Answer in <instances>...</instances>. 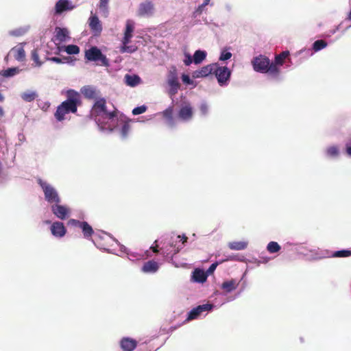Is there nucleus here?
Segmentation results:
<instances>
[{"label": "nucleus", "mask_w": 351, "mask_h": 351, "mask_svg": "<svg viewBox=\"0 0 351 351\" xmlns=\"http://www.w3.org/2000/svg\"><path fill=\"white\" fill-rule=\"evenodd\" d=\"M349 256H351L350 250H341L332 252L326 251L321 257L346 258Z\"/></svg>", "instance_id": "a878e982"}, {"label": "nucleus", "mask_w": 351, "mask_h": 351, "mask_svg": "<svg viewBox=\"0 0 351 351\" xmlns=\"http://www.w3.org/2000/svg\"><path fill=\"white\" fill-rule=\"evenodd\" d=\"M339 153V149L337 145L329 146L326 149V156L330 158H337Z\"/></svg>", "instance_id": "58836bf2"}, {"label": "nucleus", "mask_w": 351, "mask_h": 351, "mask_svg": "<svg viewBox=\"0 0 351 351\" xmlns=\"http://www.w3.org/2000/svg\"><path fill=\"white\" fill-rule=\"evenodd\" d=\"M54 43L60 44L69 40V33L67 29L62 27H56L55 30Z\"/></svg>", "instance_id": "aec40b11"}, {"label": "nucleus", "mask_w": 351, "mask_h": 351, "mask_svg": "<svg viewBox=\"0 0 351 351\" xmlns=\"http://www.w3.org/2000/svg\"><path fill=\"white\" fill-rule=\"evenodd\" d=\"M267 251L270 254H276L281 250V246L276 241H270L266 246Z\"/></svg>", "instance_id": "c9c22d12"}, {"label": "nucleus", "mask_w": 351, "mask_h": 351, "mask_svg": "<svg viewBox=\"0 0 351 351\" xmlns=\"http://www.w3.org/2000/svg\"><path fill=\"white\" fill-rule=\"evenodd\" d=\"M84 221H80L75 219H71L68 221V225L73 227H77L81 229V227L84 223Z\"/></svg>", "instance_id": "37998d69"}, {"label": "nucleus", "mask_w": 351, "mask_h": 351, "mask_svg": "<svg viewBox=\"0 0 351 351\" xmlns=\"http://www.w3.org/2000/svg\"><path fill=\"white\" fill-rule=\"evenodd\" d=\"M219 265V263L218 262H215V263H213L209 267L207 270L205 271L207 276L208 277V276L211 275L214 271L216 269L217 267Z\"/></svg>", "instance_id": "3c124183"}, {"label": "nucleus", "mask_w": 351, "mask_h": 351, "mask_svg": "<svg viewBox=\"0 0 351 351\" xmlns=\"http://www.w3.org/2000/svg\"><path fill=\"white\" fill-rule=\"evenodd\" d=\"M193 117V109L188 102H183L180 105L178 112V119L183 122L191 121Z\"/></svg>", "instance_id": "9b49d317"}, {"label": "nucleus", "mask_w": 351, "mask_h": 351, "mask_svg": "<svg viewBox=\"0 0 351 351\" xmlns=\"http://www.w3.org/2000/svg\"><path fill=\"white\" fill-rule=\"evenodd\" d=\"M184 57L185 58L183 60L184 64L186 66H189L193 62V58H192V56L188 53H184Z\"/></svg>", "instance_id": "603ef678"}, {"label": "nucleus", "mask_w": 351, "mask_h": 351, "mask_svg": "<svg viewBox=\"0 0 351 351\" xmlns=\"http://www.w3.org/2000/svg\"><path fill=\"white\" fill-rule=\"evenodd\" d=\"M32 58L35 62L37 66H40L42 65V62L39 60L38 53L36 49H34L32 51Z\"/></svg>", "instance_id": "de8ad7c7"}, {"label": "nucleus", "mask_w": 351, "mask_h": 351, "mask_svg": "<svg viewBox=\"0 0 351 351\" xmlns=\"http://www.w3.org/2000/svg\"><path fill=\"white\" fill-rule=\"evenodd\" d=\"M67 99L63 101L70 105L74 110H77V104L80 102V94L74 90L70 89L66 92Z\"/></svg>", "instance_id": "f3484780"}, {"label": "nucleus", "mask_w": 351, "mask_h": 351, "mask_svg": "<svg viewBox=\"0 0 351 351\" xmlns=\"http://www.w3.org/2000/svg\"><path fill=\"white\" fill-rule=\"evenodd\" d=\"M207 278L205 270L201 268L194 269L191 276V281L195 283H204Z\"/></svg>", "instance_id": "412c9836"}, {"label": "nucleus", "mask_w": 351, "mask_h": 351, "mask_svg": "<svg viewBox=\"0 0 351 351\" xmlns=\"http://www.w3.org/2000/svg\"><path fill=\"white\" fill-rule=\"evenodd\" d=\"M120 249L121 252L128 254V257L130 260L134 261L135 258H136V256L134 253H129L127 248L124 245H121Z\"/></svg>", "instance_id": "09e8293b"}, {"label": "nucleus", "mask_w": 351, "mask_h": 351, "mask_svg": "<svg viewBox=\"0 0 351 351\" xmlns=\"http://www.w3.org/2000/svg\"><path fill=\"white\" fill-rule=\"evenodd\" d=\"M215 63L208 64L201 69L195 71L193 73V77L195 78H200L207 77L210 74H213Z\"/></svg>", "instance_id": "4be33fe9"}, {"label": "nucleus", "mask_w": 351, "mask_h": 351, "mask_svg": "<svg viewBox=\"0 0 351 351\" xmlns=\"http://www.w3.org/2000/svg\"><path fill=\"white\" fill-rule=\"evenodd\" d=\"M154 12V5L150 1H145L140 3L137 14L140 16H150Z\"/></svg>", "instance_id": "4468645a"}, {"label": "nucleus", "mask_w": 351, "mask_h": 351, "mask_svg": "<svg viewBox=\"0 0 351 351\" xmlns=\"http://www.w3.org/2000/svg\"><path fill=\"white\" fill-rule=\"evenodd\" d=\"M232 56V54L230 51L228 50V49H223L220 52V55L219 57V60L221 62H225L229 59H230Z\"/></svg>", "instance_id": "79ce46f5"}, {"label": "nucleus", "mask_w": 351, "mask_h": 351, "mask_svg": "<svg viewBox=\"0 0 351 351\" xmlns=\"http://www.w3.org/2000/svg\"><path fill=\"white\" fill-rule=\"evenodd\" d=\"M138 342L136 339L128 337H124L119 341L120 348L123 351H133L137 347Z\"/></svg>", "instance_id": "a211bd4d"}, {"label": "nucleus", "mask_w": 351, "mask_h": 351, "mask_svg": "<svg viewBox=\"0 0 351 351\" xmlns=\"http://www.w3.org/2000/svg\"><path fill=\"white\" fill-rule=\"evenodd\" d=\"M59 51H64L69 55H75L80 53V47L75 45H69L58 47Z\"/></svg>", "instance_id": "7c9ffc66"}, {"label": "nucleus", "mask_w": 351, "mask_h": 351, "mask_svg": "<svg viewBox=\"0 0 351 351\" xmlns=\"http://www.w3.org/2000/svg\"><path fill=\"white\" fill-rule=\"evenodd\" d=\"M339 29V26L336 27V28L330 31V34H334Z\"/></svg>", "instance_id": "bf43d9fd"}, {"label": "nucleus", "mask_w": 351, "mask_h": 351, "mask_svg": "<svg viewBox=\"0 0 351 351\" xmlns=\"http://www.w3.org/2000/svg\"><path fill=\"white\" fill-rule=\"evenodd\" d=\"M81 230L84 237L88 240H90L92 236L95 234L93 228L86 221L81 227Z\"/></svg>", "instance_id": "2f4dec72"}, {"label": "nucleus", "mask_w": 351, "mask_h": 351, "mask_svg": "<svg viewBox=\"0 0 351 351\" xmlns=\"http://www.w3.org/2000/svg\"><path fill=\"white\" fill-rule=\"evenodd\" d=\"M4 99V97L2 94L0 93V101H2Z\"/></svg>", "instance_id": "69168bd1"}, {"label": "nucleus", "mask_w": 351, "mask_h": 351, "mask_svg": "<svg viewBox=\"0 0 351 351\" xmlns=\"http://www.w3.org/2000/svg\"><path fill=\"white\" fill-rule=\"evenodd\" d=\"M206 6L205 5H203V4L202 3L201 5H199L197 8L196 10H195V12H193V16L194 17H196L198 14H200L203 10H204V8H205Z\"/></svg>", "instance_id": "864d4df0"}, {"label": "nucleus", "mask_w": 351, "mask_h": 351, "mask_svg": "<svg viewBox=\"0 0 351 351\" xmlns=\"http://www.w3.org/2000/svg\"><path fill=\"white\" fill-rule=\"evenodd\" d=\"M90 117L104 132L118 131L123 138H125L129 134L130 120L119 119L114 112L108 111L104 98L95 102L90 111Z\"/></svg>", "instance_id": "f257e3e1"}, {"label": "nucleus", "mask_w": 351, "mask_h": 351, "mask_svg": "<svg viewBox=\"0 0 351 351\" xmlns=\"http://www.w3.org/2000/svg\"><path fill=\"white\" fill-rule=\"evenodd\" d=\"M206 56L207 53L206 51L200 49L196 50L193 54V62L195 64H200L205 60Z\"/></svg>", "instance_id": "72a5a7b5"}, {"label": "nucleus", "mask_w": 351, "mask_h": 351, "mask_svg": "<svg viewBox=\"0 0 351 351\" xmlns=\"http://www.w3.org/2000/svg\"><path fill=\"white\" fill-rule=\"evenodd\" d=\"M199 110H200L201 114L203 116H206L208 114L209 107H208V104H206V102L204 101V102L201 103L200 106H199Z\"/></svg>", "instance_id": "c03bdc74"}, {"label": "nucleus", "mask_w": 351, "mask_h": 351, "mask_svg": "<svg viewBox=\"0 0 351 351\" xmlns=\"http://www.w3.org/2000/svg\"><path fill=\"white\" fill-rule=\"evenodd\" d=\"M50 230L51 234L56 238H62L66 233V229L64 223L59 221H54L51 223Z\"/></svg>", "instance_id": "2eb2a0df"}, {"label": "nucleus", "mask_w": 351, "mask_h": 351, "mask_svg": "<svg viewBox=\"0 0 351 351\" xmlns=\"http://www.w3.org/2000/svg\"><path fill=\"white\" fill-rule=\"evenodd\" d=\"M8 153L7 140L5 138L0 136V183H3L7 179V176L3 169L2 162L7 158Z\"/></svg>", "instance_id": "1a4fd4ad"}, {"label": "nucleus", "mask_w": 351, "mask_h": 351, "mask_svg": "<svg viewBox=\"0 0 351 351\" xmlns=\"http://www.w3.org/2000/svg\"><path fill=\"white\" fill-rule=\"evenodd\" d=\"M163 117L167 119V124L170 127L176 125L174 118L173 117V108L169 107L162 112Z\"/></svg>", "instance_id": "473e14b6"}, {"label": "nucleus", "mask_w": 351, "mask_h": 351, "mask_svg": "<svg viewBox=\"0 0 351 351\" xmlns=\"http://www.w3.org/2000/svg\"><path fill=\"white\" fill-rule=\"evenodd\" d=\"M241 287H218L211 295V302L199 305L188 313L184 323L205 317L214 308L236 299L242 292Z\"/></svg>", "instance_id": "f03ea898"}, {"label": "nucleus", "mask_w": 351, "mask_h": 351, "mask_svg": "<svg viewBox=\"0 0 351 351\" xmlns=\"http://www.w3.org/2000/svg\"><path fill=\"white\" fill-rule=\"evenodd\" d=\"M210 1V0H204L202 4H203V5L206 6L209 4Z\"/></svg>", "instance_id": "680f3d73"}, {"label": "nucleus", "mask_w": 351, "mask_h": 351, "mask_svg": "<svg viewBox=\"0 0 351 351\" xmlns=\"http://www.w3.org/2000/svg\"><path fill=\"white\" fill-rule=\"evenodd\" d=\"M146 110H147V106L145 105H143L141 106H137L132 110V114L134 115L141 114H143V112H145L146 111Z\"/></svg>", "instance_id": "49530a36"}, {"label": "nucleus", "mask_w": 351, "mask_h": 351, "mask_svg": "<svg viewBox=\"0 0 351 351\" xmlns=\"http://www.w3.org/2000/svg\"><path fill=\"white\" fill-rule=\"evenodd\" d=\"M36 182L43 191L45 200L49 205H51L54 203L61 202V197L55 186H53L47 180H45L40 178H36Z\"/></svg>", "instance_id": "20e7f679"}, {"label": "nucleus", "mask_w": 351, "mask_h": 351, "mask_svg": "<svg viewBox=\"0 0 351 351\" xmlns=\"http://www.w3.org/2000/svg\"><path fill=\"white\" fill-rule=\"evenodd\" d=\"M290 53L289 51H284L282 53L275 56L274 61L271 62L272 65H274L277 72L274 73L276 80L279 81L281 80L280 76V66H282L283 64L287 60L289 64H292L291 60L289 58Z\"/></svg>", "instance_id": "6e6552de"}, {"label": "nucleus", "mask_w": 351, "mask_h": 351, "mask_svg": "<svg viewBox=\"0 0 351 351\" xmlns=\"http://www.w3.org/2000/svg\"><path fill=\"white\" fill-rule=\"evenodd\" d=\"M251 64L254 71L260 73L267 74L269 79L276 80L274 73L277 72L274 65H272L269 58L263 55L254 57Z\"/></svg>", "instance_id": "7ed1b4c3"}, {"label": "nucleus", "mask_w": 351, "mask_h": 351, "mask_svg": "<svg viewBox=\"0 0 351 351\" xmlns=\"http://www.w3.org/2000/svg\"><path fill=\"white\" fill-rule=\"evenodd\" d=\"M82 94L88 99H96L99 92L97 88L91 86H84L81 88Z\"/></svg>", "instance_id": "bb28decb"}, {"label": "nucleus", "mask_w": 351, "mask_h": 351, "mask_svg": "<svg viewBox=\"0 0 351 351\" xmlns=\"http://www.w3.org/2000/svg\"><path fill=\"white\" fill-rule=\"evenodd\" d=\"M203 21L204 22L205 24H208V21L206 19H204Z\"/></svg>", "instance_id": "774afa93"}, {"label": "nucleus", "mask_w": 351, "mask_h": 351, "mask_svg": "<svg viewBox=\"0 0 351 351\" xmlns=\"http://www.w3.org/2000/svg\"><path fill=\"white\" fill-rule=\"evenodd\" d=\"M221 285H224V286H226V285H233V284L231 282H229V281H225L222 283Z\"/></svg>", "instance_id": "052dcab7"}, {"label": "nucleus", "mask_w": 351, "mask_h": 351, "mask_svg": "<svg viewBox=\"0 0 351 351\" xmlns=\"http://www.w3.org/2000/svg\"><path fill=\"white\" fill-rule=\"evenodd\" d=\"M124 82L128 86L135 87L141 84V79L138 75L126 74L124 76Z\"/></svg>", "instance_id": "cd10ccee"}, {"label": "nucleus", "mask_w": 351, "mask_h": 351, "mask_svg": "<svg viewBox=\"0 0 351 351\" xmlns=\"http://www.w3.org/2000/svg\"><path fill=\"white\" fill-rule=\"evenodd\" d=\"M60 203H54L50 205L51 211L58 219L65 220L69 217L71 209L66 205H63Z\"/></svg>", "instance_id": "9d476101"}, {"label": "nucleus", "mask_w": 351, "mask_h": 351, "mask_svg": "<svg viewBox=\"0 0 351 351\" xmlns=\"http://www.w3.org/2000/svg\"><path fill=\"white\" fill-rule=\"evenodd\" d=\"M77 110H73L70 105L66 103H62L58 106L57 110L55 112V117L58 121H62L64 119V116L70 112L75 113Z\"/></svg>", "instance_id": "dca6fc26"}, {"label": "nucleus", "mask_w": 351, "mask_h": 351, "mask_svg": "<svg viewBox=\"0 0 351 351\" xmlns=\"http://www.w3.org/2000/svg\"><path fill=\"white\" fill-rule=\"evenodd\" d=\"M84 56L88 61L98 62V64L106 67L110 66L109 60L97 47L93 46L86 50Z\"/></svg>", "instance_id": "423d86ee"}, {"label": "nucleus", "mask_w": 351, "mask_h": 351, "mask_svg": "<svg viewBox=\"0 0 351 351\" xmlns=\"http://www.w3.org/2000/svg\"><path fill=\"white\" fill-rule=\"evenodd\" d=\"M134 51V49H132L131 47L128 46V45H123L121 49V52H129L132 53Z\"/></svg>", "instance_id": "5fc2aeb1"}, {"label": "nucleus", "mask_w": 351, "mask_h": 351, "mask_svg": "<svg viewBox=\"0 0 351 351\" xmlns=\"http://www.w3.org/2000/svg\"><path fill=\"white\" fill-rule=\"evenodd\" d=\"M328 45L327 43L324 40H315L312 46V49H303L300 50L298 53L299 55L305 53V54L307 56H311L313 55L315 52H317L325 47H326Z\"/></svg>", "instance_id": "ddd939ff"}, {"label": "nucleus", "mask_w": 351, "mask_h": 351, "mask_svg": "<svg viewBox=\"0 0 351 351\" xmlns=\"http://www.w3.org/2000/svg\"><path fill=\"white\" fill-rule=\"evenodd\" d=\"M18 140L20 142L19 145H21L26 140L25 136L23 133L21 132L18 134Z\"/></svg>", "instance_id": "4d7b16f0"}, {"label": "nucleus", "mask_w": 351, "mask_h": 351, "mask_svg": "<svg viewBox=\"0 0 351 351\" xmlns=\"http://www.w3.org/2000/svg\"><path fill=\"white\" fill-rule=\"evenodd\" d=\"M345 150L347 155L351 157V137L348 138L345 143Z\"/></svg>", "instance_id": "8fccbe9b"}, {"label": "nucleus", "mask_w": 351, "mask_h": 351, "mask_svg": "<svg viewBox=\"0 0 351 351\" xmlns=\"http://www.w3.org/2000/svg\"><path fill=\"white\" fill-rule=\"evenodd\" d=\"M167 93L169 97H174L180 90L181 84L179 80L178 73L175 66H171L167 73Z\"/></svg>", "instance_id": "39448f33"}, {"label": "nucleus", "mask_w": 351, "mask_h": 351, "mask_svg": "<svg viewBox=\"0 0 351 351\" xmlns=\"http://www.w3.org/2000/svg\"><path fill=\"white\" fill-rule=\"evenodd\" d=\"M232 5L230 3L227 2L224 4V10L228 13L232 12Z\"/></svg>", "instance_id": "6e6d98bb"}, {"label": "nucleus", "mask_w": 351, "mask_h": 351, "mask_svg": "<svg viewBox=\"0 0 351 351\" xmlns=\"http://www.w3.org/2000/svg\"><path fill=\"white\" fill-rule=\"evenodd\" d=\"M135 23L130 19L127 20L125 23V29L124 36L122 39L123 45H128L133 36L132 34L134 31Z\"/></svg>", "instance_id": "6ab92c4d"}, {"label": "nucleus", "mask_w": 351, "mask_h": 351, "mask_svg": "<svg viewBox=\"0 0 351 351\" xmlns=\"http://www.w3.org/2000/svg\"><path fill=\"white\" fill-rule=\"evenodd\" d=\"M261 258H262L261 263H267L269 261V258L268 257H263Z\"/></svg>", "instance_id": "13d9d810"}, {"label": "nucleus", "mask_w": 351, "mask_h": 351, "mask_svg": "<svg viewBox=\"0 0 351 351\" xmlns=\"http://www.w3.org/2000/svg\"><path fill=\"white\" fill-rule=\"evenodd\" d=\"M29 30V27H20L16 29L10 30L8 34L12 36L19 37L24 35Z\"/></svg>", "instance_id": "4c0bfd02"}, {"label": "nucleus", "mask_w": 351, "mask_h": 351, "mask_svg": "<svg viewBox=\"0 0 351 351\" xmlns=\"http://www.w3.org/2000/svg\"><path fill=\"white\" fill-rule=\"evenodd\" d=\"M89 26L95 36H98L102 31L101 23L96 15L89 18Z\"/></svg>", "instance_id": "b1692460"}, {"label": "nucleus", "mask_w": 351, "mask_h": 351, "mask_svg": "<svg viewBox=\"0 0 351 351\" xmlns=\"http://www.w3.org/2000/svg\"><path fill=\"white\" fill-rule=\"evenodd\" d=\"M108 1L109 0H100L99 1V9L104 16L108 15Z\"/></svg>", "instance_id": "a19ab883"}, {"label": "nucleus", "mask_w": 351, "mask_h": 351, "mask_svg": "<svg viewBox=\"0 0 351 351\" xmlns=\"http://www.w3.org/2000/svg\"><path fill=\"white\" fill-rule=\"evenodd\" d=\"M248 245L247 241H232L228 243V247L232 250H243L247 248Z\"/></svg>", "instance_id": "c756f323"}, {"label": "nucleus", "mask_w": 351, "mask_h": 351, "mask_svg": "<svg viewBox=\"0 0 351 351\" xmlns=\"http://www.w3.org/2000/svg\"><path fill=\"white\" fill-rule=\"evenodd\" d=\"M38 96L37 93L34 90H27L21 95V98L26 102L34 101Z\"/></svg>", "instance_id": "f704fd0d"}, {"label": "nucleus", "mask_w": 351, "mask_h": 351, "mask_svg": "<svg viewBox=\"0 0 351 351\" xmlns=\"http://www.w3.org/2000/svg\"><path fill=\"white\" fill-rule=\"evenodd\" d=\"M21 70L18 67H11L0 71V74L4 77H12L19 73Z\"/></svg>", "instance_id": "e433bc0d"}, {"label": "nucleus", "mask_w": 351, "mask_h": 351, "mask_svg": "<svg viewBox=\"0 0 351 351\" xmlns=\"http://www.w3.org/2000/svg\"><path fill=\"white\" fill-rule=\"evenodd\" d=\"M151 248L153 250L154 252H158L157 249L155 247H152Z\"/></svg>", "instance_id": "338daca9"}, {"label": "nucleus", "mask_w": 351, "mask_h": 351, "mask_svg": "<svg viewBox=\"0 0 351 351\" xmlns=\"http://www.w3.org/2000/svg\"><path fill=\"white\" fill-rule=\"evenodd\" d=\"M3 108L0 106V116H3Z\"/></svg>", "instance_id": "e2e57ef3"}, {"label": "nucleus", "mask_w": 351, "mask_h": 351, "mask_svg": "<svg viewBox=\"0 0 351 351\" xmlns=\"http://www.w3.org/2000/svg\"><path fill=\"white\" fill-rule=\"evenodd\" d=\"M187 237L183 235H178L176 237V241H173L171 245V247L173 248L170 253H172V255L177 254L184 246V243L186 242Z\"/></svg>", "instance_id": "393cba45"}, {"label": "nucleus", "mask_w": 351, "mask_h": 351, "mask_svg": "<svg viewBox=\"0 0 351 351\" xmlns=\"http://www.w3.org/2000/svg\"><path fill=\"white\" fill-rule=\"evenodd\" d=\"M232 71L226 66L220 65L219 62L215 63L213 75L215 76L219 85L221 87L228 86Z\"/></svg>", "instance_id": "0eeeda50"}, {"label": "nucleus", "mask_w": 351, "mask_h": 351, "mask_svg": "<svg viewBox=\"0 0 351 351\" xmlns=\"http://www.w3.org/2000/svg\"><path fill=\"white\" fill-rule=\"evenodd\" d=\"M182 80L183 83L186 85H192L193 86H195V84L194 83V81L191 79L189 75L186 74H182Z\"/></svg>", "instance_id": "a18cd8bd"}, {"label": "nucleus", "mask_w": 351, "mask_h": 351, "mask_svg": "<svg viewBox=\"0 0 351 351\" xmlns=\"http://www.w3.org/2000/svg\"><path fill=\"white\" fill-rule=\"evenodd\" d=\"M70 57H63V58H59V57H51L49 58L48 60L51 61L53 62H55L56 64H72L73 62V60H70Z\"/></svg>", "instance_id": "ea45409f"}, {"label": "nucleus", "mask_w": 351, "mask_h": 351, "mask_svg": "<svg viewBox=\"0 0 351 351\" xmlns=\"http://www.w3.org/2000/svg\"><path fill=\"white\" fill-rule=\"evenodd\" d=\"M44 223H45V224H51V223H51V221L50 220H46V221H44Z\"/></svg>", "instance_id": "0e129e2a"}, {"label": "nucleus", "mask_w": 351, "mask_h": 351, "mask_svg": "<svg viewBox=\"0 0 351 351\" xmlns=\"http://www.w3.org/2000/svg\"><path fill=\"white\" fill-rule=\"evenodd\" d=\"M25 44V43H20L12 48L10 51V54L12 55L14 58L19 62H22L25 60V52L23 49V45Z\"/></svg>", "instance_id": "5701e85b"}, {"label": "nucleus", "mask_w": 351, "mask_h": 351, "mask_svg": "<svg viewBox=\"0 0 351 351\" xmlns=\"http://www.w3.org/2000/svg\"><path fill=\"white\" fill-rule=\"evenodd\" d=\"M159 269V265L154 261H149L144 263L142 271L145 273H155Z\"/></svg>", "instance_id": "c85d7f7f"}, {"label": "nucleus", "mask_w": 351, "mask_h": 351, "mask_svg": "<svg viewBox=\"0 0 351 351\" xmlns=\"http://www.w3.org/2000/svg\"><path fill=\"white\" fill-rule=\"evenodd\" d=\"M75 7L70 0H59L56 3L54 14L59 15L65 11L73 10Z\"/></svg>", "instance_id": "f8f14e48"}]
</instances>
